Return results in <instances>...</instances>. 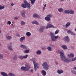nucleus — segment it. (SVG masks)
Segmentation results:
<instances>
[{"label": "nucleus", "mask_w": 76, "mask_h": 76, "mask_svg": "<svg viewBox=\"0 0 76 76\" xmlns=\"http://www.w3.org/2000/svg\"><path fill=\"white\" fill-rule=\"evenodd\" d=\"M60 54L61 58L63 61H64L66 62V63H69V62L71 61V60L70 59H67V58H66V56L64 55V53H63L62 52H60Z\"/></svg>", "instance_id": "1"}, {"label": "nucleus", "mask_w": 76, "mask_h": 76, "mask_svg": "<svg viewBox=\"0 0 76 76\" xmlns=\"http://www.w3.org/2000/svg\"><path fill=\"white\" fill-rule=\"evenodd\" d=\"M24 4H21L22 7L23 8H26L27 7L28 9H30L31 5H30L29 3L27 2V1L26 0H24Z\"/></svg>", "instance_id": "2"}, {"label": "nucleus", "mask_w": 76, "mask_h": 76, "mask_svg": "<svg viewBox=\"0 0 76 76\" xmlns=\"http://www.w3.org/2000/svg\"><path fill=\"white\" fill-rule=\"evenodd\" d=\"M50 34L51 39L52 41H55L56 39H57V38H58V36H56L55 37V34L52 32H51Z\"/></svg>", "instance_id": "3"}, {"label": "nucleus", "mask_w": 76, "mask_h": 76, "mask_svg": "<svg viewBox=\"0 0 76 76\" xmlns=\"http://www.w3.org/2000/svg\"><path fill=\"white\" fill-rule=\"evenodd\" d=\"M30 61H33V64L34 65V69H35V71H37V66H38V63H37L35 61H36V59H35V58H34L32 59H30Z\"/></svg>", "instance_id": "4"}, {"label": "nucleus", "mask_w": 76, "mask_h": 76, "mask_svg": "<svg viewBox=\"0 0 76 76\" xmlns=\"http://www.w3.org/2000/svg\"><path fill=\"white\" fill-rule=\"evenodd\" d=\"M42 67H43L44 69L46 70H48L49 69V67L50 65L47 62H44L42 65Z\"/></svg>", "instance_id": "5"}, {"label": "nucleus", "mask_w": 76, "mask_h": 76, "mask_svg": "<svg viewBox=\"0 0 76 76\" xmlns=\"http://www.w3.org/2000/svg\"><path fill=\"white\" fill-rule=\"evenodd\" d=\"M21 70H23L24 72L26 71H28L29 70V66H26L25 67L23 66L21 67Z\"/></svg>", "instance_id": "6"}, {"label": "nucleus", "mask_w": 76, "mask_h": 76, "mask_svg": "<svg viewBox=\"0 0 76 76\" xmlns=\"http://www.w3.org/2000/svg\"><path fill=\"white\" fill-rule=\"evenodd\" d=\"M50 28H54V26L51 24L50 23H48L47 25V26L46 27V29H48Z\"/></svg>", "instance_id": "7"}, {"label": "nucleus", "mask_w": 76, "mask_h": 76, "mask_svg": "<svg viewBox=\"0 0 76 76\" xmlns=\"http://www.w3.org/2000/svg\"><path fill=\"white\" fill-rule=\"evenodd\" d=\"M45 28V26H42L40 28L39 31V32H43V30H44Z\"/></svg>", "instance_id": "8"}, {"label": "nucleus", "mask_w": 76, "mask_h": 76, "mask_svg": "<svg viewBox=\"0 0 76 76\" xmlns=\"http://www.w3.org/2000/svg\"><path fill=\"white\" fill-rule=\"evenodd\" d=\"M65 39V41L66 42H69L70 41V39H69V38L68 37V36L65 37H64Z\"/></svg>", "instance_id": "9"}, {"label": "nucleus", "mask_w": 76, "mask_h": 76, "mask_svg": "<svg viewBox=\"0 0 76 76\" xmlns=\"http://www.w3.org/2000/svg\"><path fill=\"white\" fill-rule=\"evenodd\" d=\"M7 47L9 50H12L13 49L12 48V43H10V44L8 45Z\"/></svg>", "instance_id": "10"}, {"label": "nucleus", "mask_w": 76, "mask_h": 76, "mask_svg": "<svg viewBox=\"0 0 76 76\" xmlns=\"http://www.w3.org/2000/svg\"><path fill=\"white\" fill-rule=\"evenodd\" d=\"M9 34H8L7 35V37H6V38H7V39H12V36H9ZM8 36H9L8 37Z\"/></svg>", "instance_id": "11"}, {"label": "nucleus", "mask_w": 76, "mask_h": 76, "mask_svg": "<svg viewBox=\"0 0 76 76\" xmlns=\"http://www.w3.org/2000/svg\"><path fill=\"white\" fill-rule=\"evenodd\" d=\"M25 37H22L20 39V42H22L23 41V40H25Z\"/></svg>", "instance_id": "12"}, {"label": "nucleus", "mask_w": 76, "mask_h": 76, "mask_svg": "<svg viewBox=\"0 0 76 76\" xmlns=\"http://www.w3.org/2000/svg\"><path fill=\"white\" fill-rule=\"evenodd\" d=\"M68 57L69 58H71V57H74V55L72 53H70V54H68Z\"/></svg>", "instance_id": "13"}, {"label": "nucleus", "mask_w": 76, "mask_h": 76, "mask_svg": "<svg viewBox=\"0 0 76 76\" xmlns=\"http://www.w3.org/2000/svg\"><path fill=\"white\" fill-rule=\"evenodd\" d=\"M20 47L21 48H23V49H26V50L27 49V47L23 45H20Z\"/></svg>", "instance_id": "14"}, {"label": "nucleus", "mask_w": 76, "mask_h": 76, "mask_svg": "<svg viewBox=\"0 0 76 76\" xmlns=\"http://www.w3.org/2000/svg\"><path fill=\"white\" fill-rule=\"evenodd\" d=\"M1 74L2 76H8L7 74H6V73L4 72H1Z\"/></svg>", "instance_id": "15"}, {"label": "nucleus", "mask_w": 76, "mask_h": 76, "mask_svg": "<svg viewBox=\"0 0 76 76\" xmlns=\"http://www.w3.org/2000/svg\"><path fill=\"white\" fill-rule=\"evenodd\" d=\"M45 20H46L47 21H50V18L48 16L45 17Z\"/></svg>", "instance_id": "16"}, {"label": "nucleus", "mask_w": 76, "mask_h": 76, "mask_svg": "<svg viewBox=\"0 0 76 76\" xmlns=\"http://www.w3.org/2000/svg\"><path fill=\"white\" fill-rule=\"evenodd\" d=\"M42 72L44 76H45L46 75V72L45 70H42Z\"/></svg>", "instance_id": "17"}, {"label": "nucleus", "mask_w": 76, "mask_h": 76, "mask_svg": "<svg viewBox=\"0 0 76 76\" xmlns=\"http://www.w3.org/2000/svg\"><path fill=\"white\" fill-rule=\"evenodd\" d=\"M30 1H31V4H32V5H34L36 0H30Z\"/></svg>", "instance_id": "18"}, {"label": "nucleus", "mask_w": 76, "mask_h": 76, "mask_svg": "<svg viewBox=\"0 0 76 76\" xmlns=\"http://www.w3.org/2000/svg\"><path fill=\"white\" fill-rule=\"evenodd\" d=\"M70 25V23H67L65 25L66 28H68Z\"/></svg>", "instance_id": "19"}, {"label": "nucleus", "mask_w": 76, "mask_h": 76, "mask_svg": "<svg viewBox=\"0 0 76 76\" xmlns=\"http://www.w3.org/2000/svg\"><path fill=\"white\" fill-rule=\"evenodd\" d=\"M33 24H36V25H38V23L36 21H34L31 22Z\"/></svg>", "instance_id": "20"}, {"label": "nucleus", "mask_w": 76, "mask_h": 76, "mask_svg": "<svg viewBox=\"0 0 76 76\" xmlns=\"http://www.w3.org/2000/svg\"><path fill=\"white\" fill-rule=\"evenodd\" d=\"M61 47L64 49V50H66L67 48V46L65 45H63L61 46Z\"/></svg>", "instance_id": "21"}, {"label": "nucleus", "mask_w": 76, "mask_h": 76, "mask_svg": "<svg viewBox=\"0 0 76 76\" xmlns=\"http://www.w3.org/2000/svg\"><path fill=\"white\" fill-rule=\"evenodd\" d=\"M57 72L59 74H61L62 73H63V71L62 70H58Z\"/></svg>", "instance_id": "22"}, {"label": "nucleus", "mask_w": 76, "mask_h": 76, "mask_svg": "<svg viewBox=\"0 0 76 76\" xmlns=\"http://www.w3.org/2000/svg\"><path fill=\"white\" fill-rule=\"evenodd\" d=\"M33 17H37L38 18H40V16H39L38 15L36 14H33Z\"/></svg>", "instance_id": "23"}, {"label": "nucleus", "mask_w": 76, "mask_h": 76, "mask_svg": "<svg viewBox=\"0 0 76 76\" xmlns=\"http://www.w3.org/2000/svg\"><path fill=\"white\" fill-rule=\"evenodd\" d=\"M4 9V6H1L0 5V10H2L3 9Z\"/></svg>", "instance_id": "24"}, {"label": "nucleus", "mask_w": 76, "mask_h": 76, "mask_svg": "<svg viewBox=\"0 0 76 76\" xmlns=\"http://www.w3.org/2000/svg\"><path fill=\"white\" fill-rule=\"evenodd\" d=\"M26 34L27 35V36H31V33L29 32H27L26 33Z\"/></svg>", "instance_id": "25"}, {"label": "nucleus", "mask_w": 76, "mask_h": 76, "mask_svg": "<svg viewBox=\"0 0 76 76\" xmlns=\"http://www.w3.org/2000/svg\"><path fill=\"white\" fill-rule=\"evenodd\" d=\"M58 11L59 12H61L63 11V9L62 8H59L58 9Z\"/></svg>", "instance_id": "26"}, {"label": "nucleus", "mask_w": 76, "mask_h": 76, "mask_svg": "<svg viewBox=\"0 0 76 76\" xmlns=\"http://www.w3.org/2000/svg\"><path fill=\"white\" fill-rule=\"evenodd\" d=\"M37 54H41V52L40 50H38L37 52Z\"/></svg>", "instance_id": "27"}, {"label": "nucleus", "mask_w": 76, "mask_h": 76, "mask_svg": "<svg viewBox=\"0 0 76 76\" xmlns=\"http://www.w3.org/2000/svg\"><path fill=\"white\" fill-rule=\"evenodd\" d=\"M69 10H66L64 11V12L67 14H69Z\"/></svg>", "instance_id": "28"}, {"label": "nucleus", "mask_w": 76, "mask_h": 76, "mask_svg": "<svg viewBox=\"0 0 76 76\" xmlns=\"http://www.w3.org/2000/svg\"><path fill=\"white\" fill-rule=\"evenodd\" d=\"M47 48L48 51H51V47H48Z\"/></svg>", "instance_id": "29"}, {"label": "nucleus", "mask_w": 76, "mask_h": 76, "mask_svg": "<svg viewBox=\"0 0 76 76\" xmlns=\"http://www.w3.org/2000/svg\"><path fill=\"white\" fill-rule=\"evenodd\" d=\"M69 13L70 14H74V12L72 10H69Z\"/></svg>", "instance_id": "30"}, {"label": "nucleus", "mask_w": 76, "mask_h": 76, "mask_svg": "<svg viewBox=\"0 0 76 76\" xmlns=\"http://www.w3.org/2000/svg\"><path fill=\"white\" fill-rule=\"evenodd\" d=\"M21 25H25V22L22 21L21 22Z\"/></svg>", "instance_id": "31"}, {"label": "nucleus", "mask_w": 76, "mask_h": 76, "mask_svg": "<svg viewBox=\"0 0 76 76\" xmlns=\"http://www.w3.org/2000/svg\"><path fill=\"white\" fill-rule=\"evenodd\" d=\"M21 15L22 16H23L24 17H25V14L24 13L22 12L21 14Z\"/></svg>", "instance_id": "32"}, {"label": "nucleus", "mask_w": 76, "mask_h": 76, "mask_svg": "<svg viewBox=\"0 0 76 76\" xmlns=\"http://www.w3.org/2000/svg\"><path fill=\"white\" fill-rule=\"evenodd\" d=\"M7 23L8 25H10L11 24V22L10 21H8L7 22Z\"/></svg>", "instance_id": "33"}, {"label": "nucleus", "mask_w": 76, "mask_h": 76, "mask_svg": "<svg viewBox=\"0 0 76 76\" xmlns=\"http://www.w3.org/2000/svg\"><path fill=\"white\" fill-rule=\"evenodd\" d=\"M29 52V50H26L24 51V53H28Z\"/></svg>", "instance_id": "34"}, {"label": "nucleus", "mask_w": 76, "mask_h": 76, "mask_svg": "<svg viewBox=\"0 0 76 76\" xmlns=\"http://www.w3.org/2000/svg\"><path fill=\"white\" fill-rule=\"evenodd\" d=\"M3 58V55L2 54H0V59H1Z\"/></svg>", "instance_id": "35"}, {"label": "nucleus", "mask_w": 76, "mask_h": 76, "mask_svg": "<svg viewBox=\"0 0 76 76\" xmlns=\"http://www.w3.org/2000/svg\"><path fill=\"white\" fill-rule=\"evenodd\" d=\"M47 16H48V17H49V18H52V15L51 14L48 15H47Z\"/></svg>", "instance_id": "36"}, {"label": "nucleus", "mask_w": 76, "mask_h": 76, "mask_svg": "<svg viewBox=\"0 0 76 76\" xmlns=\"http://www.w3.org/2000/svg\"><path fill=\"white\" fill-rule=\"evenodd\" d=\"M59 32V31L58 30H57L55 31V34H58V33Z\"/></svg>", "instance_id": "37"}, {"label": "nucleus", "mask_w": 76, "mask_h": 76, "mask_svg": "<svg viewBox=\"0 0 76 76\" xmlns=\"http://www.w3.org/2000/svg\"><path fill=\"white\" fill-rule=\"evenodd\" d=\"M28 55H26V56H23V58H26L27 57H28Z\"/></svg>", "instance_id": "38"}, {"label": "nucleus", "mask_w": 76, "mask_h": 76, "mask_svg": "<svg viewBox=\"0 0 76 76\" xmlns=\"http://www.w3.org/2000/svg\"><path fill=\"white\" fill-rule=\"evenodd\" d=\"M18 58H20V60H22L23 58V57H22V56H19L18 57Z\"/></svg>", "instance_id": "39"}, {"label": "nucleus", "mask_w": 76, "mask_h": 76, "mask_svg": "<svg viewBox=\"0 0 76 76\" xmlns=\"http://www.w3.org/2000/svg\"><path fill=\"white\" fill-rule=\"evenodd\" d=\"M13 59L14 60H17V57H16V56H14L13 58Z\"/></svg>", "instance_id": "40"}, {"label": "nucleus", "mask_w": 76, "mask_h": 76, "mask_svg": "<svg viewBox=\"0 0 76 76\" xmlns=\"http://www.w3.org/2000/svg\"><path fill=\"white\" fill-rule=\"evenodd\" d=\"M67 32L68 33V34H71L72 31L70 30H68L67 31Z\"/></svg>", "instance_id": "41"}, {"label": "nucleus", "mask_w": 76, "mask_h": 76, "mask_svg": "<svg viewBox=\"0 0 76 76\" xmlns=\"http://www.w3.org/2000/svg\"><path fill=\"white\" fill-rule=\"evenodd\" d=\"M75 60H76V57L75 58H74L72 59V61H75Z\"/></svg>", "instance_id": "42"}, {"label": "nucleus", "mask_w": 76, "mask_h": 76, "mask_svg": "<svg viewBox=\"0 0 76 76\" xmlns=\"http://www.w3.org/2000/svg\"><path fill=\"white\" fill-rule=\"evenodd\" d=\"M71 72L72 73H73V74H75L76 75V72L73 71H72Z\"/></svg>", "instance_id": "43"}, {"label": "nucleus", "mask_w": 76, "mask_h": 76, "mask_svg": "<svg viewBox=\"0 0 76 76\" xmlns=\"http://www.w3.org/2000/svg\"><path fill=\"white\" fill-rule=\"evenodd\" d=\"M8 75L9 76H13V74L12 73H10Z\"/></svg>", "instance_id": "44"}, {"label": "nucleus", "mask_w": 76, "mask_h": 76, "mask_svg": "<svg viewBox=\"0 0 76 76\" xmlns=\"http://www.w3.org/2000/svg\"><path fill=\"white\" fill-rule=\"evenodd\" d=\"M71 34L72 35H75V34L72 32H71Z\"/></svg>", "instance_id": "45"}, {"label": "nucleus", "mask_w": 76, "mask_h": 76, "mask_svg": "<svg viewBox=\"0 0 76 76\" xmlns=\"http://www.w3.org/2000/svg\"><path fill=\"white\" fill-rule=\"evenodd\" d=\"M46 7V4H45V5H44V7H43V10H44L45 9V7Z\"/></svg>", "instance_id": "46"}, {"label": "nucleus", "mask_w": 76, "mask_h": 76, "mask_svg": "<svg viewBox=\"0 0 76 76\" xmlns=\"http://www.w3.org/2000/svg\"><path fill=\"white\" fill-rule=\"evenodd\" d=\"M16 36L17 37H20V36H19V34H16Z\"/></svg>", "instance_id": "47"}, {"label": "nucleus", "mask_w": 76, "mask_h": 76, "mask_svg": "<svg viewBox=\"0 0 76 76\" xmlns=\"http://www.w3.org/2000/svg\"><path fill=\"white\" fill-rule=\"evenodd\" d=\"M50 47H54V46L52 45H50Z\"/></svg>", "instance_id": "48"}, {"label": "nucleus", "mask_w": 76, "mask_h": 76, "mask_svg": "<svg viewBox=\"0 0 76 76\" xmlns=\"http://www.w3.org/2000/svg\"><path fill=\"white\" fill-rule=\"evenodd\" d=\"M18 17H15V19H18Z\"/></svg>", "instance_id": "49"}, {"label": "nucleus", "mask_w": 76, "mask_h": 76, "mask_svg": "<svg viewBox=\"0 0 76 76\" xmlns=\"http://www.w3.org/2000/svg\"><path fill=\"white\" fill-rule=\"evenodd\" d=\"M31 73H33V72H34V70H33V69H31Z\"/></svg>", "instance_id": "50"}, {"label": "nucleus", "mask_w": 76, "mask_h": 76, "mask_svg": "<svg viewBox=\"0 0 76 76\" xmlns=\"http://www.w3.org/2000/svg\"><path fill=\"white\" fill-rule=\"evenodd\" d=\"M42 48L43 50H45L46 49V48L45 47H42Z\"/></svg>", "instance_id": "51"}, {"label": "nucleus", "mask_w": 76, "mask_h": 76, "mask_svg": "<svg viewBox=\"0 0 76 76\" xmlns=\"http://www.w3.org/2000/svg\"><path fill=\"white\" fill-rule=\"evenodd\" d=\"M38 64H37V66H36V67H37V69H38L39 68V67H38ZM36 70H37V67H36Z\"/></svg>", "instance_id": "52"}, {"label": "nucleus", "mask_w": 76, "mask_h": 76, "mask_svg": "<svg viewBox=\"0 0 76 76\" xmlns=\"http://www.w3.org/2000/svg\"><path fill=\"white\" fill-rule=\"evenodd\" d=\"M1 29L0 28V33H1Z\"/></svg>", "instance_id": "53"}, {"label": "nucleus", "mask_w": 76, "mask_h": 76, "mask_svg": "<svg viewBox=\"0 0 76 76\" xmlns=\"http://www.w3.org/2000/svg\"><path fill=\"white\" fill-rule=\"evenodd\" d=\"M11 6H13V5H14V4H13V3H12V4H11Z\"/></svg>", "instance_id": "54"}, {"label": "nucleus", "mask_w": 76, "mask_h": 76, "mask_svg": "<svg viewBox=\"0 0 76 76\" xmlns=\"http://www.w3.org/2000/svg\"><path fill=\"white\" fill-rule=\"evenodd\" d=\"M74 69H75V70H76V67H75L74 68Z\"/></svg>", "instance_id": "55"}, {"label": "nucleus", "mask_w": 76, "mask_h": 76, "mask_svg": "<svg viewBox=\"0 0 76 76\" xmlns=\"http://www.w3.org/2000/svg\"><path fill=\"white\" fill-rule=\"evenodd\" d=\"M75 31L76 32V28L75 29Z\"/></svg>", "instance_id": "56"}, {"label": "nucleus", "mask_w": 76, "mask_h": 76, "mask_svg": "<svg viewBox=\"0 0 76 76\" xmlns=\"http://www.w3.org/2000/svg\"><path fill=\"white\" fill-rule=\"evenodd\" d=\"M58 64V63H56V64L57 65V64Z\"/></svg>", "instance_id": "57"}, {"label": "nucleus", "mask_w": 76, "mask_h": 76, "mask_svg": "<svg viewBox=\"0 0 76 76\" xmlns=\"http://www.w3.org/2000/svg\"><path fill=\"white\" fill-rule=\"evenodd\" d=\"M11 25H12V26H13V24H12Z\"/></svg>", "instance_id": "58"}, {"label": "nucleus", "mask_w": 76, "mask_h": 76, "mask_svg": "<svg viewBox=\"0 0 76 76\" xmlns=\"http://www.w3.org/2000/svg\"><path fill=\"white\" fill-rule=\"evenodd\" d=\"M13 75L14 76H15V75Z\"/></svg>", "instance_id": "59"}, {"label": "nucleus", "mask_w": 76, "mask_h": 76, "mask_svg": "<svg viewBox=\"0 0 76 76\" xmlns=\"http://www.w3.org/2000/svg\"><path fill=\"white\" fill-rule=\"evenodd\" d=\"M1 45V44H0V47Z\"/></svg>", "instance_id": "60"}]
</instances>
